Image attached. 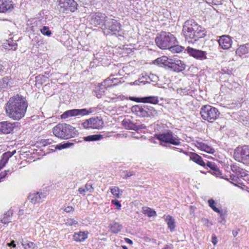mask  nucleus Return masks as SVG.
<instances>
[{"label":"nucleus","instance_id":"nucleus-22","mask_svg":"<svg viewBox=\"0 0 249 249\" xmlns=\"http://www.w3.org/2000/svg\"><path fill=\"white\" fill-rule=\"evenodd\" d=\"M13 8V4L8 0H0V12L10 11Z\"/></svg>","mask_w":249,"mask_h":249},{"label":"nucleus","instance_id":"nucleus-42","mask_svg":"<svg viewBox=\"0 0 249 249\" xmlns=\"http://www.w3.org/2000/svg\"><path fill=\"white\" fill-rule=\"evenodd\" d=\"M15 153V150H14L13 152L8 151L3 154L1 157L4 159V160H5V161H8L9 158H11L12 156H13Z\"/></svg>","mask_w":249,"mask_h":249},{"label":"nucleus","instance_id":"nucleus-59","mask_svg":"<svg viewBox=\"0 0 249 249\" xmlns=\"http://www.w3.org/2000/svg\"><path fill=\"white\" fill-rule=\"evenodd\" d=\"M4 71V66L3 64L1 63V62L0 61V73L3 72Z\"/></svg>","mask_w":249,"mask_h":249},{"label":"nucleus","instance_id":"nucleus-13","mask_svg":"<svg viewBox=\"0 0 249 249\" xmlns=\"http://www.w3.org/2000/svg\"><path fill=\"white\" fill-rule=\"evenodd\" d=\"M122 124L125 129L136 131L145 128L144 124H140L138 123H134L128 118L124 119L122 122Z\"/></svg>","mask_w":249,"mask_h":249},{"label":"nucleus","instance_id":"nucleus-52","mask_svg":"<svg viewBox=\"0 0 249 249\" xmlns=\"http://www.w3.org/2000/svg\"><path fill=\"white\" fill-rule=\"evenodd\" d=\"M22 245L25 249H28V248H33L34 246V244L33 242H29L27 243V245L23 243H22Z\"/></svg>","mask_w":249,"mask_h":249},{"label":"nucleus","instance_id":"nucleus-64","mask_svg":"<svg viewBox=\"0 0 249 249\" xmlns=\"http://www.w3.org/2000/svg\"><path fill=\"white\" fill-rule=\"evenodd\" d=\"M180 152H183V153H184V152H183V150H182V149L180 151Z\"/></svg>","mask_w":249,"mask_h":249},{"label":"nucleus","instance_id":"nucleus-14","mask_svg":"<svg viewBox=\"0 0 249 249\" xmlns=\"http://www.w3.org/2000/svg\"><path fill=\"white\" fill-rule=\"evenodd\" d=\"M186 51L191 56L197 59L203 60L207 58L206 52L195 49L189 47H187Z\"/></svg>","mask_w":249,"mask_h":249},{"label":"nucleus","instance_id":"nucleus-24","mask_svg":"<svg viewBox=\"0 0 249 249\" xmlns=\"http://www.w3.org/2000/svg\"><path fill=\"white\" fill-rule=\"evenodd\" d=\"M88 231H81L75 232L73 235V240L76 242H81L84 241L88 237Z\"/></svg>","mask_w":249,"mask_h":249},{"label":"nucleus","instance_id":"nucleus-9","mask_svg":"<svg viewBox=\"0 0 249 249\" xmlns=\"http://www.w3.org/2000/svg\"><path fill=\"white\" fill-rule=\"evenodd\" d=\"M156 138L160 142L168 143L175 145H178L181 143L180 139L171 131L158 134L156 135Z\"/></svg>","mask_w":249,"mask_h":249},{"label":"nucleus","instance_id":"nucleus-11","mask_svg":"<svg viewBox=\"0 0 249 249\" xmlns=\"http://www.w3.org/2000/svg\"><path fill=\"white\" fill-rule=\"evenodd\" d=\"M82 125L86 129H100L104 126V123L100 117H95L86 120Z\"/></svg>","mask_w":249,"mask_h":249},{"label":"nucleus","instance_id":"nucleus-47","mask_svg":"<svg viewBox=\"0 0 249 249\" xmlns=\"http://www.w3.org/2000/svg\"><path fill=\"white\" fill-rule=\"evenodd\" d=\"M72 145H73L72 143L68 142H66V143L61 144L59 145H57L56 146V148L59 149H62L69 147Z\"/></svg>","mask_w":249,"mask_h":249},{"label":"nucleus","instance_id":"nucleus-30","mask_svg":"<svg viewBox=\"0 0 249 249\" xmlns=\"http://www.w3.org/2000/svg\"><path fill=\"white\" fill-rule=\"evenodd\" d=\"M168 227L170 229L171 231H173L175 228V219L170 215H167L165 219Z\"/></svg>","mask_w":249,"mask_h":249},{"label":"nucleus","instance_id":"nucleus-29","mask_svg":"<svg viewBox=\"0 0 249 249\" xmlns=\"http://www.w3.org/2000/svg\"><path fill=\"white\" fill-rule=\"evenodd\" d=\"M190 158L191 160L197 164L204 167L205 166V162L203 160L202 158L198 154L195 153H191Z\"/></svg>","mask_w":249,"mask_h":249},{"label":"nucleus","instance_id":"nucleus-37","mask_svg":"<svg viewBox=\"0 0 249 249\" xmlns=\"http://www.w3.org/2000/svg\"><path fill=\"white\" fill-rule=\"evenodd\" d=\"M110 191L112 195L117 198H120L123 193V191L118 187H114L110 188Z\"/></svg>","mask_w":249,"mask_h":249},{"label":"nucleus","instance_id":"nucleus-63","mask_svg":"<svg viewBox=\"0 0 249 249\" xmlns=\"http://www.w3.org/2000/svg\"><path fill=\"white\" fill-rule=\"evenodd\" d=\"M123 248L124 249H127V248L126 246H123Z\"/></svg>","mask_w":249,"mask_h":249},{"label":"nucleus","instance_id":"nucleus-16","mask_svg":"<svg viewBox=\"0 0 249 249\" xmlns=\"http://www.w3.org/2000/svg\"><path fill=\"white\" fill-rule=\"evenodd\" d=\"M205 165L211 169V170L209 171V172L211 173L213 175L220 178H225V176H222V173L221 171L219 170L215 163L208 161L206 164H205Z\"/></svg>","mask_w":249,"mask_h":249},{"label":"nucleus","instance_id":"nucleus-58","mask_svg":"<svg viewBox=\"0 0 249 249\" xmlns=\"http://www.w3.org/2000/svg\"><path fill=\"white\" fill-rule=\"evenodd\" d=\"M125 241L127 243L129 244L130 245L133 244V241L131 240H130V239L127 238H125Z\"/></svg>","mask_w":249,"mask_h":249},{"label":"nucleus","instance_id":"nucleus-2","mask_svg":"<svg viewBox=\"0 0 249 249\" xmlns=\"http://www.w3.org/2000/svg\"><path fill=\"white\" fill-rule=\"evenodd\" d=\"M182 33L185 40L194 44L206 36V32L194 20H188L183 26Z\"/></svg>","mask_w":249,"mask_h":249},{"label":"nucleus","instance_id":"nucleus-21","mask_svg":"<svg viewBox=\"0 0 249 249\" xmlns=\"http://www.w3.org/2000/svg\"><path fill=\"white\" fill-rule=\"evenodd\" d=\"M45 197L46 195L44 193L38 192L31 194L28 196L29 199L33 204L42 202Z\"/></svg>","mask_w":249,"mask_h":249},{"label":"nucleus","instance_id":"nucleus-46","mask_svg":"<svg viewBox=\"0 0 249 249\" xmlns=\"http://www.w3.org/2000/svg\"><path fill=\"white\" fill-rule=\"evenodd\" d=\"M123 79V77H121L120 78H118L117 77H113V76L111 77V82H112L113 86H116L118 85L119 84H121L122 83V80ZM124 81H123L124 82Z\"/></svg>","mask_w":249,"mask_h":249},{"label":"nucleus","instance_id":"nucleus-8","mask_svg":"<svg viewBox=\"0 0 249 249\" xmlns=\"http://www.w3.org/2000/svg\"><path fill=\"white\" fill-rule=\"evenodd\" d=\"M94 111L93 108L89 109H73L65 111L60 116L62 119H66L71 117L88 115Z\"/></svg>","mask_w":249,"mask_h":249},{"label":"nucleus","instance_id":"nucleus-7","mask_svg":"<svg viewBox=\"0 0 249 249\" xmlns=\"http://www.w3.org/2000/svg\"><path fill=\"white\" fill-rule=\"evenodd\" d=\"M233 156L236 161L249 165V146L237 147L234 150Z\"/></svg>","mask_w":249,"mask_h":249},{"label":"nucleus","instance_id":"nucleus-60","mask_svg":"<svg viewBox=\"0 0 249 249\" xmlns=\"http://www.w3.org/2000/svg\"><path fill=\"white\" fill-rule=\"evenodd\" d=\"M141 81L142 80H140V79L138 80H136L135 82H134L133 84L134 85H140V83H142Z\"/></svg>","mask_w":249,"mask_h":249},{"label":"nucleus","instance_id":"nucleus-43","mask_svg":"<svg viewBox=\"0 0 249 249\" xmlns=\"http://www.w3.org/2000/svg\"><path fill=\"white\" fill-rule=\"evenodd\" d=\"M40 32L43 35L47 36H51L52 34V32L49 30V27L48 26H43L40 29Z\"/></svg>","mask_w":249,"mask_h":249},{"label":"nucleus","instance_id":"nucleus-55","mask_svg":"<svg viewBox=\"0 0 249 249\" xmlns=\"http://www.w3.org/2000/svg\"><path fill=\"white\" fill-rule=\"evenodd\" d=\"M64 211L67 213H70L73 211V208L71 206H68L65 208Z\"/></svg>","mask_w":249,"mask_h":249},{"label":"nucleus","instance_id":"nucleus-41","mask_svg":"<svg viewBox=\"0 0 249 249\" xmlns=\"http://www.w3.org/2000/svg\"><path fill=\"white\" fill-rule=\"evenodd\" d=\"M65 224L67 226L77 228L78 226V222L73 218H68L66 220Z\"/></svg>","mask_w":249,"mask_h":249},{"label":"nucleus","instance_id":"nucleus-31","mask_svg":"<svg viewBox=\"0 0 249 249\" xmlns=\"http://www.w3.org/2000/svg\"><path fill=\"white\" fill-rule=\"evenodd\" d=\"M197 146L202 150L209 153L213 154L215 152V150L213 148L202 142H198Z\"/></svg>","mask_w":249,"mask_h":249},{"label":"nucleus","instance_id":"nucleus-45","mask_svg":"<svg viewBox=\"0 0 249 249\" xmlns=\"http://www.w3.org/2000/svg\"><path fill=\"white\" fill-rule=\"evenodd\" d=\"M142 77L140 78V80H142L141 82L143 84H145L146 83H150L149 79L148 78L149 75H147L146 73H142Z\"/></svg>","mask_w":249,"mask_h":249},{"label":"nucleus","instance_id":"nucleus-17","mask_svg":"<svg viewBox=\"0 0 249 249\" xmlns=\"http://www.w3.org/2000/svg\"><path fill=\"white\" fill-rule=\"evenodd\" d=\"M146 111H145L144 117H155L160 115L162 112L161 108L156 109L153 107L146 105L145 107Z\"/></svg>","mask_w":249,"mask_h":249},{"label":"nucleus","instance_id":"nucleus-18","mask_svg":"<svg viewBox=\"0 0 249 249\" xmlns=\"http://www.w3.org/2000/svg\"><path fill=\"white\" fill-rule=\"evenodd\" d=\"M15 124L8 121H3L0 123V133L9 134L13 130Z\"/></svg>","mask_w":249,"mask_h":249},{"label":"nucleus","instance_id":"nucleus-32","mask_svg":"<svg viewBox=\"0 0 249 249\" xmlns=\"http://www.w3.org/2000/svg\"><path fill=\"white\" fill-rule=\"evenodd\" d=\"M122 228V225L116 222L110 225V230L112 232L114 233H118L121 231Z\"/></svg>","mask_w":249,"mask_h":249},{"label":"nucleus","instance_id":"nucleus-3","mask_svg":"<svg viewBox=\"0 0 249 249\" xmlns=\"http://www.w3.org/2000/svg\"><path fill=\"white\" fill-rule=\"evenodd\" d=\"M53 134L61 139H68L73 138L77 134L75 128L66 123L58 124L53 129Z\"/></svg>","mask_w":249,"mask_h":249},{"label":"nucleus","instance_id":"nucleus-56","mask_svg":"<svg viewBox=\"0 0 249 249\" xmlns=\"http://www.w3.org/2000/svg\"><path fill=\"white\" fill-rule=\"evenodd\" d=\"M212 242L213 244L214 245H215L217 244V238L215 235H213L212 237Z\"/></svg>","mask_w":249,"mask_h":249},{"label":"nucleus","instance_id":"nucleus-27","mask_svg":"<svg viewBox=\"0 0 249 249\" xmlns=\"http://www.w3.org/2000/svg\"><path fill=\"white\" fill-rule=\"evenodd\" d=\"M13 80L9 77H4L0 80V89H8L11 87Z\"/></svg>","mask_w":249,"mask_h":249},{"label":"nucleus","instance_id":"nucleus-57","mask_svg":"<svg viewBox=\"0 0 249 249\" xmlns=\"http://www.w3.org/2000/svg\"><path fill=\"white\" fill-rule=\"evenodd\" d=\"M9 247H12L13 248H15L16 247V245L14 240L12 241L10 243L7 244Z\"/></svg>","mask_w":249,"mask_h":249},{"label":"nucleus","instance_id":"nucleus-54","mask_svg":"<svg viewBox=\"0 0 249 249\" xmlns=\"http://www.w3.org/2000/svg\"><path fill=\"white\" fill-rule=\"evenodd\" d=\"M7 161H5L4 159L1 157V160H0V167L2 168L4 167L7 163Z\"/></svg>","mask_w":249,"mask_h":249},{"label":"nucleus","instance_id":"nucleus-12","mask_svg":"<svg viewBox=\"0 0 249 249\" xmlns=\"http://www.w3.org/2000/svg\"><path fill=\"white\" fill-rule=\"evenodd\" d=\"M121 28V24L116 19L108 18L106 20L105 23L104 29L110 31L113 34L118 32Z\"/></svg>","mask_w":249,"mask_h":249},{"label":"nucleus","instance_id":"nucleus-49","mask_svg":"<svg viewBox=\"0 0 249 249\" xmlns=\"http://www.w3.org/2000/svg\"><path fill=\"white\" fill-rule=\"evenodd\" d=\"M123 175H122L123 178L124 179H126L129 177L132 176L134 174L131 172H127L126 171H123Z\"/></svg>","mask_w":249,"mask_h":249},{"label":"nucleus","instance_id":"nucleus-39","mask_svg":"<svg viewBox=\"0 0 249 249\" xmlns=\"http://www.w3.org/2000/svg\"><path fill=\"white\" fill-rule=\"evenodd\" d=\"M7 43L5 44L4 47L6 49L16 50L17 48V44L13 42L12 40H7Z\"/></svg>","mask_w":249,"mask_h":249},{"label":"nucleus","instance_id":"nucleus-62","mask_svg":"<svg viewBox=\"0 0 249 249\" xmlns=\"http://www.w3.org/2000/svg\"><path fill=\"white\" fill-rule=\"evenodd\" d=\"M50 140L49 139L48 140H46L45 141H44V143H43V145L45 146L47 144H50L51 143V142H49Z\"/></svg>","mask_w":249,"mask_h":249},{"label":"nucleus","instance_id":"nucleus-38","mask_svg":"<svg viewBox=\"0 0 249 249\" xmlns=\"http://www.w3.org/2000/svg\"><path fill=\"white\" fill-rule=\"evenodd\" d=\"M114 76L115 75H110L108 78H107L104 81V82L101 83V86L104 87L105 89H107L108 87L113 86L112 82H111V77Z\"/></svg>","mask_w":249,"mask_h":249},{"label":"nucleus","instance_id":"nucleus-20","mask_svg":"<svg viewBox=\"0 0 249 249\" xmlns=\"http://www.w3.org/2000/svg\"><path fill=\"white\" fill-rule=\"evenodd\" d=\"M146 105L139 104L135 106H133L131 107L132 112L135 114L136 115L141 117H144Z\"/></svg>","mask_w":249,"mask_h":249},{"label":"nucleus","instance_id":"nucleus-28","mask_svg":"<svg viewBox=\"0 0 249 249\" xmlns=\"http://www.w3.org/2000/svg\"><path fill=\"white\" fill-rule=\"evenodd\" d=\"M222 176H225V178H223V179L227 180V181H229L230 182H231V183L235 185H237V184H241V180L240 179L238 178V177L237 176V175H236V174H231L230 176V178H228V176H226V175H222Z\"/></svg>","mask_w":249,"mask_h":249},{"label":"nucleus","instance_id":"nucleus-4","mask_svg":"<svg viewBox=\"0 0 249 249\" xmlns=\"http://www.w3.org/2000/svg\"><path fill=\"white\" fill-rule=\"evenodd\" d=\"M155 61L158 64L164 65L171 70L177 72L184 71L186 68V65L182 61L178 59H170L166 56L159 57Z\"/></svg>","mask_w":249,"mask_h":249},{"label":"nucleus","instance_id":"nucleus-36","mask_svg":"<svg viewBox=\"0 0 249 249\" xmlns=\"http://www.w3.org/2000/svg\"><path fill=\"white\" fill-rule=\"evenodd\" d=\"M12 212L11 211H8L6 213H4L3 217L1 219V222L3 224H8L11 221V218L12 216Z\"/></svg>","mask_w":249,"mask_h":249},{"label":"nucleus","instance_id":"nucleus-53","mask_svg":"<svg viewBox=\"0 0 249 249\" xmlns=\"http://www.w3.org/2000/svg\"><path fill=\"white\" fill-rule=\"evenodd\" d=\"M231 168L233 173L232 174H236L237 173V171H238L240 168L237 166L231 165Z\"/></svg>","mask_w":249,"mask_h":249},{"label":"nucleus","instance_id":"nucleus-19","mask_svg":"<svg viewBox=\"0 0 249 249\" xmlns=\"http://www.w3.org/2000/svg\"><path fill=\"white\" fill-rule=\"evenodd\" d=\"M134 101L139 103H150L152 104H157L159 103L158 97L154 96L135 98Z\"/></svg>","mask_w":249,"mask_h":249},{"label":"nucleus","instance_id":"nucleus-61","mask_svg":"<svg viewBox=\"0 0 249 249\" xmlns=\"http://www.w3.org/2000/svg\"><path fill=\"white\" fill-rule=\"evenodd\" d=\"M81 2H82L83 4H86L89 2L90 1V0H80Z\"/></svg>","mask_w":249,"mask_h":249},{"label":"nucleus","instance_id":"nucleus-44","mask_svg":"<svg viewBox=\"0 0 249 249\" xmlns=\"http://www.w3.org/2000/svg\"><path fill=\"white\" fill-rule=\"evenodd\" d=\"M12 172V170H5L3 172H1L0 173V182L2 181L4 178H5L9 174L10 175Z\"/></svg>","mask_w":249,"mask_h":249},{"label":"nucleus","instance_id":"nucleus-35","mask_svg":"<svg viewBox=\"0 0 249 249\" xmlns=\"http://www.w3.org/2000/svg\"><path fill=\"white\" fill-rule=\"evenodd\" d=\"M93 188L92 185L89 184H86L85 186V188H79L78 191L80 194L85 195V193L86 192H89L91 193L93 191Z\"/></svg>","mask_w":249,"mask_h":249},{"label":"nucleus","instance_id":"nucleus-26","mask_svg":"<svg viewBox=\"0 0 249 249\" xmlns=\"http://www.w3.org/2000/svg\"><path fill=\"white\" fill-rule=\"evenodd\" d=\"M249 53V43L240 45L236 51V54L240 57Z\"/></svg>","mask_w":249,"mask_h":249},{"label":"nucleus","instance_id":"nucleus-10","mask_svg":"<svg viewBox=\"0 0 249 249\" xmlns=\"http://www.w3.org/2000/svg\"><path fill=\"white\" fill-rule=\"evenodd\" d=\"M58 8L60 12H74L77 9L78 4L74 0H58Z\"/></svg>","mask_w":249,"mask_h":249},{"label":"nucleus","instance_id":"nucleus-50","mask_svg":"<svg viewBox=\"0 0 249 249\" xmlns=\"http://www.w3.org/2000/svg\"><path fill=\"white\" fill-rule=\"evenodd\" d=\"M111 203L117 207V210H120L121 209V204L120 202H119V201H118V200H116V199L112 200L111 201Z\"/></svg>","mask_w":249,"mask_h":249},{"label":"nucleus","instance_id":"nucleus-51","mask_svg":"<svg viewBox=\"0 0 249 249\" xmlns=\"http://www.w3.org/2000/svg\"><path fill=\"white\" fill-rule=\"evenodd\" d=\"M148 78L151 82H156L158 80V77L155 74L150 73L148 76Z\"/></svg>","mask_w":249,"mask_h":249},{"label":"nucleus","instance_id":"nucleus-34","mask_svg":"<svg viewBox=\"0 0 249 249\" xmlns=\"http://www.w3.org/2000/svg\"><path fill=\"white\" fill-rule=\"evenodd\" d=\"M103 138V135H89L87 137H84V139L85 141L90 142L94 141H98Z\"/></svg>","mask_w":249,"mask_h":249},{"label":"nucleus","instance_id":"nucleus-23","mask_svg":"<svg viewBox=\"0 0 249 249\" xmlns=\"http://www.w3.org/2000/svg\"><path fill=\"white\" fill-rule=\"evenodd\" d=\"M108 18L105 14L97 13L95 15L93 20L95 24L100 25L104 23L105 26L106 20Z\"/></svg>","mask_w":249,"mask_h":249},{"label":"nucleus","instance_id":"nucleus-1","mask_svg":"<svg viewBox=\"0 0 249 249\" xmlns=\"http://www.w3.org/2000/svg\"><path fill=\"white\" fill-rule=\"evenodd\" d=\"M27 107L25 97L17 94L9 99L6 107V112L10 118L19 120L25 115Z\"/></svg>","mask_w":249,"mask_h":249},{"label":"nucleus","instance_id":"nucleus-48","mask_svg":"<svg viewBox=\"0 0 249 249\" xmlns=\"http://www.w3.org/2000/svg\"><path fill=\"white\" fill-rule=\"evenodd\" d=\"M236 175H237L238 178L240 179L241 178L245 177L247 175V174L244 170L240 168L239 170L237 171Z\"/></svg>","mask_w":249,"mask_h":249},{"label":"nucleus","instance_id":"nucleus-5","mask_svg":"<svg viewBox=\"0 0 249 249\" xmlns=\"http://www.w3.org/2000/svg\"><path fill=\"white\" fill-rule=\"evenodd\" d=\"M177 41L174 36L169 32H161L155 38L156 45L161 49H169Z\"/></svg>","mask_w":249,"mask_h":249},{"label":"nucleus","instance_id":"nucleus-40","mask_svg":"<svg viewBox=\"0 0 249 249\" xmlns=\"http://www.w3.org/2000/svg\"><path fill=\"white\" fill-rule=\"evenodd\" d=\"M183 49L184 47L179 45H176L175 44L173 45H171V47L169 48V50L174 53H180L182 52Z\"/></svg>","mask_w":249,"mask_h":249},{"label":"nucleus","instance_id":"nucleus-25","mask_svg":"<svg viewBox=\"0 0 249 249\" xmlns=\"http://www.w3.org/2000/svg\"><path fill=\"white\" fill-rule=\"evenodd\" d=\"M208 203L209 206L215 212L218 213L220 214V218H221V220L219 222L222 224H224L225 222V220L224 218L223 215L222 214V212L219 210L215 207V202L213 199H211L208 200Z\"/></svg>","mask_w":249,"mask_h":249},{"label":"nucleus","instance_id":"nucleus-15","mask_svg":"<svg viewBox=\"0 0 249 249\" xmlns=\"http://www.w3.org/2000/svg\"><path fill=\"white\" fill-rule=\"evenodd\" d=\"M219 46L224 50L230 49L232 44L231 37L228 35H223L218 40Z\"/></svg>","mask_w":249,"mask_h":249},{"label":"nucleus","instance_id":"nucleus-6","mask_svg":"<svg viewBox=\"0 0 249 249\" xmlns=\"http://www.w3.org/2000/svg\"><path fill=\"white\" fill-rule=\"evenodd\" d=\"M203 119L213 122L217 119L220 114L218 109L210 105L203 106L200 112Z\"/></svg>","mask_w":249,"mask_h":249},{"label":"nucleus","instance_id":"nucleus-33","mask_svg":"<svg viewBox=\"0 0 249 249\" xmlns=\"http://www.w3.org/2000/svg\"><path fill=\"white\" fill-rule=\"evenodd\" d=\"M142 211L144 214H147L149 217L155 216L157 215L156 211L149 207H142Z\"/></svg>","mask_w":249,"mask_h":249}]
</instances>
